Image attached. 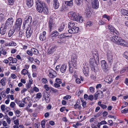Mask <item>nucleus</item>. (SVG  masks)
Listing matches in <instances>:
<instances>
[{
	"label": "nucleus",
	"instance_id": "obj_41",
	"mask_svg": "<svg viewBox=\"0 0 128 128\" xmlns=\"http://www.w3.org/2000/svg\"><path fill=\"white\" fill-rule=\"evenodd\" d=\"M75 25V24L72 22H69L68 24V28H73Z\"/></svg>",
	"mask_w": 128,
	"mask_h": 128
},
{
	"label": "nucleus",
	"instance_id": "obj_17",
	"mask_svg": "<svg viewBox=\"0 0 128 128\" xmlns=\"http://www.w3.org/2000/svg\"><path fill=\"white\" fill-rule=\"evenodd\" d=\"M85 14L86 18H89L91 16L92 13L89 9H86L85 10Z\"/></svg>",
	"mask_w": 128,
	"mask_h": 128
},
{
	"label": "nucleus",
	"instance_id": "obj_19",
	"mask_svg": "<svg viewBox=\"0 0 128 128\" xmlns=\"http://www.w3.org/2000/svg\"><path fill=\"white\" fill-rule=\"evenodd\" d=\"M89 68L86 66H85L84 68H83V71L84 74L87 76L88 75V72Z\"/></svg>",
	"mask_w": 128,
	"mask_h": 128
},
{
	"label": "nucleus",
	"instance_id": "obj_4",
	"mask_svg": "<svg viewBox=\"0 0 128 128\" xmlns=\"http://www.w3.org/2000/svg\"><path fill=\"white\" fill-rule=\"evenodd\" d=\"M100 64L102 69L103 71L105 72L108 71V66L107 63L105 60H102L101 61Z\"/></svg>",
	"mask_w": 128,
	"mask_h": 128
},
{
	"label": "nucleus",
	"instance_id": "obj_15",
	"mask_svg": "<svg viewBox=\"0 0 128 128\" xmlns=\"http://www.w3.org/2000/svg\"><path fill=\"white\" fill-rule=\"evenodd\" d=\"M46 32L45 31H44L42 33L40 34V40L44 41L46 39Z\"/></svg>",
	"mask_w": 128,
	"mask_h": 128
},
{
	"label": "nucleus",
	"instance_id": "obj_29",
	"mask_svg": "<svg viewBox=\"0 0 128 128\" xmlns=\"http://www.w3.org/2000/svg\"><path fill=\"white\" fill-rule=\"evenodd\" d=\"M65 25L64 24H62L59 27L58 29V31L59 32H61L63 30L64 28Z\"/></svg>",
	"mask_w": 128,
	"mask_h": 128
},
{
	"label": "nucleus",
	"instance_id": "obj_53",
	"mask_svg": "<svg viewBox=\"0 0 128 128\" xmlns=\"http://www.w3.org/2000/svg\"><path fill=\"white\" fill-rule=\"evenodd\" d=\"M6 116L7 117V118H6V121L7 123L8 124H10L11 122V120L10 118L8 117V116H7L6 115Z\"/></svg>",
	"mask_w": 128,
	"mask_h": 128
},
{
	"label": "nucleus",
	"instance_id": "obj_34",
	"mask_svg": "<svg viewBox=\"0 0 128 128\" xmlns=\"http://www.w3.org/2000/svg\"><path fill=\"white\" fill-rule=\"evenodd\" d=\"M6 80V78H4L2 79L1 80L0 83L2 85L4 86L5 85V82Z\"/></svg>",
	"mask_w": 128,
	"mask_h": 128
},
{
	"label": "nucleus",
	"instance_id": "obj_46",
	"mask_svg": "<svg viewBox=\"0 0 128 128\" xmlns=\"http://www.w3.org/2000/svg\"><path fill=\"white\" fill-rule=\"evenodd\" d=\"M122 114H126L128 112V108H125L121 111Z\"/></svg>",
	"mask_w": 128,
	"mask_h": 128
},
{
	"label": "nucleus",
	"instance_id": "obj_11",
	"mask_svg": "<svg viewBox=\"0 0 128 128\" xmlns=\"http://www.w3.org/2000/svg\"><path fill=\"white\" fill-rule=\"evenodd\" d=\"M9 28L5 25L3 28L1 27L0 28V33L2 35H4L6 34Z\"/></svg>",
	"mask_w": 128,
	"mask_h": 128
},
{
	"label": "nucleus",
	"instance_id": "obj_18",
	"mask_svg": "<svg viewBox=\"0 0 128 128\" xmlns=\"http://www.w3.org/2000/svg\"><path fill=\"white\" fill-rule=\"evenodd\" d=\"M53 4L54 8L56 9L58 8L59 6L58 0H53Z\"/></svg>",
	"mask_w": 128,
	"mask_h": 128
},
{
	"label": "nucleus",
	"instance_id": "obj_40",
	"mask_svg": "<svg viewBox=\"0 0 128 128\" xmlns=\"http://www.w3.org/2000/svg\"><path fill=\"white\" fill-rule=\"evenodd\" d=\"M96 60L94 59L93 58H91L90 60V64L92 65L93 66V65L94 64V62L95 63Z\"/></svg>",
	"mask_w": 128,
	"mask_h": 128
},
{
	"label": "nucleus",
	"instance_id": "obj_58",
	"mask_svg": "<svg viewBox=\"0 0 128 128\" xmlns=\"http://www.w3.org/2000/svg\"><path fill=\"white\" fill-rule=\"evenodd\" d=\"M45 100L46 102L47 103H48L50 102V99L48 96H47L46 97Z\"/></svg>",
	"mask_w": 128,
	"mask_h": 128
},
{
	"label": "nucleus",
	"instance_id": "obj_9",
	"mask_svg": "<svg viewBox=\"0 0 128 128\" xmlns=\"http://www.w3.org/2000/svg\"><path fill=\"white\" fill-rule=\"evenodd\" d=\"M91 2L92 7L93 8L97 9L98 8L99 6L98 0H92Z\"/></svg>",
	"mask_w": 128,
	"mask_h": 128
},
{
	"label": "nucleus",
	"instance_id": "obj_32",
	"mask_svg": "<svg viewBox=\"0 0 128 128\" xmlns=\"http://www.w3.org/2000/svg\"><path fill=\"white\" fill-rule=\"evenodd\" d=\"M75 3L78 6L80 5L82 3V0H74Z\"/></svg>",
	"mask_w": 128,
	"mask_h": 128
},
{
	"label": "nucleus",
	"instance_id": "obj_39",
	"mask_svg": "<svg viewBox=\"0 0 128 128\" xmlns=\"http://www.w3.org/2000/svg\"><path fill=\"white\" fill-rule=\"evenodd\" d=\"M66 42V40H63L61 39L58 40L57 41V43L60 44H61L62 43H64Z\"/></svg>",
	"mask_w": 128,
	"mask_h": 128
},
{
	"label": "nucleus",
	"instance_id": "obj_26",
	"mask_svg": "<svg viewBox=\"0 0 128 128\" xmlns=\"http://www.w3.org/2000/svg\"><path fill=\"white\" fill-rule=\"evenodd\" d=\"M105 81L108 84H110L111 82H112L113 81L112 77L111 76H109L106 80Z\"/></svg>",
	"mask_w": 128,
	"mask_h": 128
},
{
	"label": "nucleus",
	"instance_id": "obj_23",
	"mask_svg": "<svg viewBox=\"0 0 128 128\" xmlns=\"http://www.w3.org/2000/svg\"><path fill=\"white\" fill-rule=\"evenodd\" d=\"M55 18L52 16L50 17L48 21V24H55L54 21Z\"/></svg>",
	"mask_w": 128,
	"mask_h": 128
},
{
	"label": "nucleus",
	"instance_id": "obj_10",
	"mask_svg": "<svg viewBox=\"0 0 128 128\" xmlns=\"http://www.w3.org/2000/svg\"><path fill=\"white\" fill-rule=\"evenodd\" d=\"M79 28L78 27L74 26L68 30V32L70 34H74L78 32L79 31Z\"/></svg>",
	"mask_w": 128,
	"mask_h": 128
},
{
	"label": "nucleus",
	"instance_id": "obj_22",
	"mask_svg": "<svg viewBox=\"0 0 128 128\" xmlns=\"http://www.w3.org/2000/svg\"><path fill=\"white\" fill-rule=\"evenodd\" d=\"M67 68V66L65 64H63L61 66L60 68V70L62 73H64L65 72Z\"/></svg>",
	"mask_w": 128,
	"mask_h": 128
},
{
	"label": "nucleus",
	"instance_id": "obj_8",
	"mask_svg": "<svg viewBox=\"0 0 128 128\" xmlns=\"http://www.w3.org/2000/svg\"><path fill=\"white\" fill-rule=\"evenodd\" d=\"M77 58L75 56L72 57L71 61L68 62L69 65H71L74 67H76L77 65Z\"/></svg>",
	"mask_w": 128,
	"mask_h": 128
},
{
	"label": "nucleus",
	"instance_id": "obj_57",
	"mask_svg": "<svg viewBox=\"0 0 128 128\" xmlns=\"http://www.w3.org/2000/svg\"><path fill=\"white\" fill-rule=\"evenodd\" d=\"M108 122L110 123L109 125L110 126H114V122H112V120H110L108 121Z\"/></svg>",
	"mask_w": 128,
	"mask_h": 128
},
{
	"label": "nucleus",
	"instance_id": "obj_42",
	"mask_svg": "<svg viewBox=\"0 0 128 128\" xmlns=\"http://www.w3.org/2000/svg\"><path fill=\"white\" fill-rule=\"evenodd\" d=\"M22 72L23 74L25 75L26 74H27L28 75V72L25 69H24L22 70Z\"/></svg>",
	"mask_w": 128,
	"mask_h": 128
},
{
	"label": "nucleus",
	"instance_id": "obj_50",
	"mask_svg": "<svg viewBox=\"0 0 128 128\" xmlns=\"http://www.w3.org/2000/svg\"><path fill=\"white\" fill-rule=\"evenodd\" d=\"M103 17L104 18H106L108 20H109L110 19V17L106 14H104L103 16Z\"/></svg>",
	"mask_w": 128,
	"mask_h": 128
},
{
	"label": "nucleus",
	"instance_id": "obj_1",
	"mask_svg": "<svg viewBox=\"0 0 128 128\" xmlns=\"http://www.w3.org/2000/svg\"><path fill=\"white\" fill-rule=\"evenodd\" d=\"M36 6L37 11L40 13L42 12L45 14H48V8L46 7L45 2L42 1H40L36 3Z\"/></svg>",
	"mask_w": 128,
	"mask_h": 128
},
{
	"label": "nucleus",
	"instance_id": "obj_48",
	"mask_svg": "<svg viewBox=\"0 0 128 128\" xmlns=\"http://www.w3.org/2000/svg\"><path fill=\"white\" fill-rule=\"evenodd\" d=\"M26 53L28 55L32 56L33 55V53L32 50H28L26 51Z\"/></svg>",
	"mask_w": 128,
	"mask_h": 128
},
{
	"label": "nucleus",
	"instance_id": "obj_28",
	"mask_svg": "<svg viewBox=\"0 0 128 128\" xmlns=\"http://www.w3.org/2000/svg\"><path fill=\"white\" fill-rule=\"evenodd\" d=\"M55 74H53L51 72H50L48 74L49 77L51 78H53L55 77L56 76V71H55Z\"/></svg>",
	"mask_w": 128,
	"mask_h": 128
},
{
	"label": "nucleus",
	"instance_id": "obj_38",
	"mask_svg": "<svg viewBox=\"0 0 128 128\" xmlns=\"http://www.w3.org/2000/svg\"><path fill=\"white\" fill-rule=\"evenodd\" d=\"M5 19L3 14H0V22H4Z\"/></svg>",
	"mask_w": 128,
	"mask_h": 128
},
{
	"label": "nucleus",
	"instance_id": "obj_37",
	"mask_svg": "<svg viewBox=\"0 0 128 128\" xmlns=\"http://www.w3.org/2000/svg\"><path fill=\"white\" fill-rule=\"evenodd\" d=\"M31 50L33 52V53L37 55L38 54V51L37 49L33 48H31Z\"/></svg>",
	"mask_w": 128,
	"mask_h": 128
},
{
	"label": "nucleus",
	"instance_id": "obj_64",
	"mask_svg": "<svg viewBox=\"0 0 128 128\" xmlns=\"http://www.w3.org/2000/svg\"><path fill=\"white\" fill-rule=\"evenodd\" d=\"M90 91L92 92H94V88L93 87H90Z\"/></svg>",
	"mask_w": 128,
	"mask_h": 128
},
{
	"label": "nucleus",
	"instance_id": "obj_47",
	"mask_svg": "<svg viewBox=\"0 0 128 128\" xmlns=\"http://www.w3.org/2000/svg\"><path fill=\"white\" fill-rule=\"evenodd\" d=\"M9 44H10V46H16V44L15 42L13 41H11L9 43Z\"/></svg>",
	"mask_w": 128,
	"mask_h": 128
},
{
	"label": "nucleus",
	"instance_id": "obj_7",
	"mask_svg": "<svg viewBox=\"0 0 128 128\" xmlns=\"http://www.w3.org/2000/svg\"><path fill=\"white\" fill-rule=\"evenodd\" d=\"M13 22V18H10L6 20L4 25L9 28L12 25Z\"/></svg>",
	"mask_w": 128,
	"mask_h": 128
},
{
	"label": "nucleus",
	"instance_id": "obj_2",
	"mask_svg": "<svg viewBox=\"0 0 128 128\" xmlns=\"http://www.w3.org/2000/svg\"><path fill=\"white\" fill-rule=\"evenodd\" d=\"M112 41L116 44L121 46H128V43L125 40L122 39L120 37L116 36L112 37Z\"/></svg>",
	"mask_w": 128,
	"mask_h": 128
},
{
	"label": "nucleus",
	"instance_id": "obj_31",
	"mask_svg": "<svg viewBox=\"0 0 128 128\" xmlns=\"http://www.w3.org/2000/svg\"><path fill=\"white\" fill-rule=\"evenodd\" d=\"M128 71V66H126L122 68L120 71L121 74L123 73L126 71Z\"/></svg>",
	"mask_w": 128,
	"mask_h": 128
},
{
	"label": "nucleus",
	"instance_id": "obj_21",
	"mask_svg": "<svg viewBox=\"0 0 128 128\" xmlns=\"http://www.w3.org/2000/svg\"><path fill=\"white\" fill-rule=\"evenodd\" d=\"M49 30L50 32L56 26L55 24H48Z\"/></svg>",
	"mask_w": 128,
	"mask_h": 128
},
{
	"label": "nucleus",
	"instance_id": "obj_60",
	"mask_svg": "<svg viewBox=\"0 0 128 128\" xmlns=\"http://www.w3.org/2000/svg\"><path fill=\"white\" fill-rule=\"evenodd\" d=\"M56 82L58 83L59 84H60L62 82L60 79L59 78H57L56 79Z\"/></svg>",
	"mask_w": 128,
	"mask_h": 128
},
{
	"label": "nucleus",
	"instance_id": "obj_55",
	"mask_svg": "<svg viewBox=\"0 0 128 128\" xmlns=\"http://www.w3.org/2000/svg\"><path fill=\"white\" fill-rule=\"evenodd\" d=\"M44 88L46 90V91H48V90H49L50 89V88L48 87V86L47 84H45L44 85Z\"/></svg>",
	"mask_w": 128,
	"mask_h": 128
},
{
	"label": "nucleus",
	"instance_id": "obj_14",
	"mask_svg": "<svg viewBox=\"0 0 128 128\" xmlns=\"http://www.w3.org/2000/svg\"><path fill=\"white\" fill-rule=\"evenodd\" d=\"M108 60V63L111 64L113 61L112 55L111 53L109 52L107 54Z\"/></svg>",
	"mask_w": 128,
	"mask_h": 128
},
{
	"label": "nucleus",
	"instance_id": "obj_3",
	"mask_svg": "<svg viewBox=\"0 0 128 128\" xmlns=\"http://www.w3.org/2000/svg\"><path fill=\"white\" fill-rule=\"evenodd\" d=\"M32 21V17L27 16L25 17L23 23L22 28L24 29L27 28L31 27L30 25Z\"/></svg>",
	"mask_w": 128,
	"mask_h": 128
},
{
	"label": "nucleus",
	"instance_id": "obj_27",
	"mask_svg": "<svg viewBox=\"0 0 128 128\" xmlns=\"http://www.w3.org/2000/svg\"><path fill=\"white\" fill-rule=\"evenodd\" d=\"M66 33L62 34H60L58 36V38H66V37H69V36H66L64 35H66Z\"/></svg>",
	"mask_w": 128,
	"mask_h": 128
},
{
	"label": "nucleus",
	"instance_id": "obj_61",
	"mask_svg": "<svg viewBox=\"0 0 128 128\" xmlns=\"http://www.w3.org/2000/svg\"><path fill=\"white\" fill-rule=\"evenodd\" d=\"M15 105V104L14 102H12L10 103V106L12 108H14Z\"/></svg>",
	"mask_w": 128,
	"mask_h": 128
},
{
	"label": "nucleus",
	"instance_id": "obj_24",
	"mask_svg": "<svg viewBox=\"0 0 128 128\" xmlns=\"http://www.w3.org/2000/svg\"><path fill=\"white\" fill-rule=\"evenodd\" d=\"M80 101H79V102H77L76 104L74 105V108L75 109H78L79 110L81 109V107L80 106Z\"/></svg>",
	"mask_w": 128,
	"mask_h": 128
},
{
	"label": "nucleus",
	"instance_id": "obj_52",
	"mask_svg": "<svg viewBox=\"0 0 128 128\" xmlns=\"http://www.w3.org/2000/svg\"><path fill=\"white\" fill-rule=\"evenodd\" d=\"M113 32L114 34H116L117 35H119L120 34L119 32L116 29L114 30V32Z\"/></svg>",
	"mask_w": 128,
	"mask_h": 128
},
{
	"label": "nucleus",
	"instance_id": "obj_20",
	"mask_svg": "<svg viewBox=\"0 0 128 128\" xmlns=\"http://www.w3.org/2000/svg\"><path fill=\"white\" fill-rule=\"evenodd\" d=\"M26 5L29 8L32 7L33 4V0H26Z\"/></svg>",
	"mask_w": 128,
	"mask_h": 128
},
{
	"label": "nucleus",
	"instance_id": "obj_45",
	"mask_svg": "<svg viewBox=\"0 0 128 128\" xmlns=\"http://www.w3.org/2000/svg\"><path fill=\"white\" fill-rule=\"evenodd\" d=\"M78 18L79 19L78 20L80 22L82 23L83 22V18L81 16H80L78 15Z\"/></svg>",
	"mask_w": 128,
	"mask_h": 128
},
{
	"label": "nucleus",
	"instance_id": "obj_12",
	"mask_svg": "<svg viewBox=\"0 0 128 128\" xmlns=\"http://www.w3.org/2000/svg\"><path fill=\"white\" fill-rule=\"evenodd\" d=\"M26 28V37L28 38L31 36L32 32V30H31V27L27 28Z\"/></svg>",
	"mask_w": 128,
	"mask_h": 128
},
{
	"label": "nucleus",
	"instance_id": "obj_33",
	"mask_svg": "<svg viewBox=\"0 0 128 128\" xmlns=\"http://www.w3.org/2000/svg\"><path fill=\"white\" fill-rule=\"evenodd\" d=\"M121 12L122 14L128 16V10L123 9L122 10Z\"/></svg>",
	"mask_w": 128,
	"mask_h": 128
},
{
	"label": "nucleus",
	"instance_id": "obj_43",
	"mask_svg": "<svg viewBox=\"0 0 128 128\" xmlns=\"http://www.w3.org/2000/svg\"><path fill=\"white\" fill-rule=\"evenodd\" d=\"M8 4L10 5H12L13 4L15 0H8Z\"/></svg>",
	"mask_w": 128,
	"mask_h": 128
},
{
	"label": "nucleus",
	"instance_id": "obj_56",
	"mask_svg": "<svg viewBox=\"0 0 128 128\" xmlns=\"http://www.w3.org/2000/svg\"><path fill=\"white\" fill-rule=\"evenodd\" d=\"M14 124L17 126H18L19 124V120L17 119L15 120L14 121Z\"/></svg>",
	"mask_w": 128,
	"mask_h": 128
},
{
	"label": "nucleus",
	"instance_id": "obj_49",
	"mask_svg": "<svg viewBox=\"0 0 128 128\" xmlns=\"http://www.w3.org/2000/svg\"><path fill=\"white\" fill-rule=\"evenodd\" d=\"M42 82L44 84H46L48 82L47 79L46 78H43L42 80Z\"/></svg>",
	"mask_w": 128,
	"mask_h": 128
},
{
	"label": "nucleus",
	"instance_id": "obj_5",
	"mask_svg": "<svg viewBox=\"0 0 128 128\" xmlns=\"http://www.w3.org/2000/svg\"><path fill=\"white\" fill-rule=\"evenodd\" d=\"M68 14L70 15V17L72 20L76 21H78V16L76 13L74 12H69Z\"/></svg>",
	"mask_w": 128,
	"mask_h": 128
},
{
	"label": "nucleus",
	"instance_id": "obj_6",
	"mask_svg": "<svg viewBox=\"0 0 128 128\" xmlns=\"http://www.w3.org/2000/svg\"><path fill=\"white\" fill-rule=\"evenodd\" d=\"M22 20L21 18H19L16 19L15 23V28L19 30L20 29L22 24Z\"/></svg>",
	"mask_w": 128,
	"mask_h": 128
},
{
	"label": "nucleus",
	"instance_id": "obj_35",
	"mask_svg": "<svg viewBox=\"0 0 128 128\" xmlns=\"http://www.w3.org/2000/svg\"><path fill=\"white\" fill-rule=\"evenodd\" d=\"M108 28L110 30V31L113 32L115 28L111 25H109L108 26Z\"/></svg>",
	"mask_w": 128,
	"mask_h": 128
},
{
	"label": "nucleus",
	"instance_id": "obj_16",
	"mask_svg": "<svg viewBox=\"0 0 128 128\" xmlns=\"http://www.w3.org/2000/svg\"><path fill=\"white\" fill-rule=\"evenodd\" d=\"M65 4L69 6H72L73 4V0H63Z\"/></svg>",
	"mask_w": 128,
	"mask_h": 128
},
{
	"label": "nucleus",
	"instance_id": "obj_25",
	"mask_svg": "<svg viewBox=\"0 0 128 128\" xmlns=\"http://www.w3.org/2000/svg\"><path fill=\"white\" fill-rule=\"evenodd\" d=\"M59 33L58 31L56 30L53 31L51 34L50 36L52 37H56L58 36Z\"/></svg>",
	"mask_w": 128,
	"mask_h": 128
},
{
	"label": "nucleus",
	"instance_id": "obj_13",
	"mask_svg": "<svg viewBox=\"0 0 128 128\" xmlns=\"http://www.w3.org/2000/svg\"><path fill=\"white\" fill-rule=\"evenodd\" d=\"M56 46L54 45L50 47L48 50V54H51L53 53L56 50Z\"/></svg>",
	"mask_w": 128,
	"mask_h": 128
},
{
	"label": "nucleus",
	"instance_id": "obj_59",
	"mask_svg": "<svg viewBox=\"0 0 128 128\" xmlns=\"http://www.w3.org/2000/svg\"><path fill=\"white\" fill-rule=\"evenodd\" d=\"M71 97L69 95H67L66 96H64L63 97V99L64 100H68Z\"/></svg>",
	"mask_w": 128,
	"mask_h": 128
},
{
	"label": "nucleus",
	"instance_id": "obj_62",
	"mask_svg": "<svg viewBox=\"0 0 128 128\" xmlns=\"http://www.w3.org/2000/svg\"><path fill=\"white\" fill-rule=\"evenodd\" d=\"M23 34V32L22 31H20L19 33V36L20 38H21Z\"/></svg>",
	"mask_w": 128,
	"mask_h": 128
},
{
	"label": "nucleus",
	"instance_id": "obj_30",
	"mask_svg": "<svg viewBox=\"0 0 128 128\" xmlns=\"http://www.w3.org/2000/svg\"><path fill=\"white\" fill-rule=\"evenodd\" d=\"M72 65H69L70 72L71 74L73 73L74 70V69H75V67H74V66L72 67Z\"/></svg>",
	"mask_w": 128,
	"mask_h": 128
},
{
	"label": "nucleus",
	"instance_id": "obj_63",
	"mask_svg": "<svg viewBox=\"0 0 128 128\" xmlns=\"http://www.w3.org/2000/svg\"><path fill=\"white\" fill-rule=\"evenodd\" d=\"M1 51L2 52V54H3V55H5L6 54V52L4 49H2Z\"/></svg>",
	"mask_w": 128,
	"mask_h": 128
},
{
	"label": "nucleus",
	"instance_id": "obj_44",
	"mask_svg": "<svg viewBox=\"0 0 128 128\" xmlns=\"http://www.w3.org/2000/svg\"><path fill=\"white\" fill-rule=\"evenodd\" d=\"M124 57L128 60V52H125L123 54Z\"/></svg>",
	"mask_w": 128,
	"mask_h": 128
},
{
	"label": "nucleus",
	"instance_id": "obj_36",
	"mask_svg": "<svg viewBox=\"0 0 128 128\" xmlns=\"http://www.w3.org/2000/svg\"><path fill=\"white\" fill-rule=\"evenodd\" d=\"M15 31L14 29H13L10 30H9L8 33V36L9 37H10L14 34Z\"/></svg>",
	"mask_w": 128,
	"mask_h": 128
},
{
	"label": "nucleus",
	"instance_id": "obj_54",
	"mask_svg": "<svg viewBox=\"0 0 128 128\" xmlns=\"http://www.w3.org/2000/svg\"><path fill=\"white\" fill-rule=\"evenodd\" d=\"M42 96V94L40 93H38L37 94L36 96V98H41Z\"/></svg>",
	"mask_w": 128,
	"mask_h": 128
},
{
	"label": "nucleus",
	"instance_id": "obj_51",
	"mask_svg": "<svg viewBox=\"0 0 128 128\" xmlns=\"http://www.w3.org/2000/svg\"><path fill=\"white\" fill-rule=\"evenodd\" d=\"M45 122L44 121L42 120L41 122V125L42 128H44L45 126Z\"/></svg>",
	"mask_w": 128,
	"mask_h": 128
}]
</instances>
